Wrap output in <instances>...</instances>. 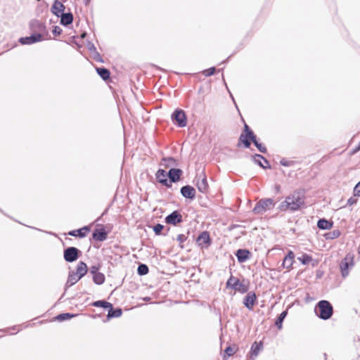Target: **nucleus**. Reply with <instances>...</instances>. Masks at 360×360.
I'll return each mask as SVG.
<instances>
[{
  "mask_svg": "<svg viewBox=\"0 0 360 360\" xmlns=\"http://www.w3.org/2000/svg\"><path fill=\"white\" fill-rule=\"evenodd\" d=\"M304 206V195L300 191H295L290 195L285 198L278 207L281 211L290 210V211L299 210Z\"/></svg>",
  "mask_w": 360,
  "mask_h": 360,
  "instance_id": "obj_1",
  "label": "nucleus"
},
{
  "mask_svg": "<svg viewBox=\"0 0 360 360\" xmlns=\"http://www.w3.org/2000/svg\"><path fill=\"white\" fill-rule=\"evenodd\" d=\"M316 315L322 320H328L333 314V307L328 300H321L315 306Z\"/></svg>",
  "mask_w": 360,
  "mask_h": 360,
  "instance_id": "obj_2",
  "label": "nucleus"
},
{
  "mask_svg": "<svg viewBox=\"0 0 360 360\" xmlns=\"http://www.w3.org/2000/svg\"><path fill=\"white\" fill-rule=\"evenodd\" d=\"M256 136H257L250 127L247 124H245L243 131L239 136L237 146L240 147V146L243 145L244 148H249L251 146V143H252Z\"/></svg>",
  "mask_w": 360,
  "mask_h": 360,
  "instance_id": "obj_3",
  "label": "nucleus"
},
{
  "mask_svg": "<svg viewBox=\"0 0 360 360\" xmlns=\"http://www.w3.org/2000/svg\"><path fill=\"white\" fill-rule=\"evenodd\" d=\"M275 202L271 198H262L259 200L255 205L252 212L255 214H262L266 210L274 208Z\"/></svg>",
  "mask_w": 360,
  "mask_h": 360,
  "instance_id": "obj_4",
  "label": "nucleus"
},
{
  "mask_svg": "<svg viewBox=\"0 0 360 360\" xmlns=\"http://www.w3.org/2000/svg\"><path fill=\"white\" fill-rule=\"evenodd\" d=\"M226 288H231L241 293H245L248 291V286L242 283L238 278L233 276H231L228 279Z\"/></svg>",
  "mask_w": 360,
  "mask_h": 360,
  "instance_id": "obj_5",
  "label": "nucleus"
},
{
  "mask_svg": "<svg viewBox=\"0 0 360 360\" xmlns=\"http://www.w3.org/2000/svg\"><path fill=\"white\" fill-rule=\"evenodd\" d=\"M82 255V252L75 247H68L64 249L63 257L65 262L72 263L77 260Z\"/></svg>",
  "mask_w": 360,
  "mask_h": 360,
  "instance_id": "obj_6",
  "label": "nucleus"
},
{
  "mask_svg": "<svg viewBox=\"0 0 360 360\" xmlns=\"http://www.w3.org/2000/svg\"><path fill=\"white\" fill-rule=\"evenodd\" d=\"M172 121L179 127H184L187 124V117L185 112L181 109H176L172 114Z\"/></svg>",
  "mask_w": 360,
  "mask_h": 360,
  "instance_id": "obj_7",
  "label": "nucleus"
},
{
  "mask_svg": "<svg viewBox=\"0 0 360 360\" xmlns=\"http://www.w3.org/2000/svg\"><path fill=\"white\" fill-rule=\"evenodd\" d=\"M30 28L33 33H40L41 35H48V31L44 22L37 20H32L30 22Z\"/></svg>",
  "mask_w": 360,
  "mask_h": 360,
  "instance_id": "obj_8",
  "label": "nucleus"
},
{
  "mask_svg": "<svg viewBox=\"0 0 360 360\" xmlns=\"http://www.w3.org/2000/svg\"><path fill=\"white\" fill-rule=\"evenodd\" d=\"M43 40L41 34L32 33L30 36L23 37L19 39V42L22 45H30Z\"/></svg>",
  "mask_w": 360,
  "mask_h": 360,
  "instance_id": "obj_9",
  "label": "nucleus"
},
{
  "mask_svg": "<svg viewBox=\"0 0 360 360\" xmlns=\"http://www.w3.org/2000/svg\"><path fill=\"white\" fill-rule=\"evenodd\" d=\"M165 221L167 224L175 226L183 221V217L179 210H174L165 217Z\"/></svg>",
  "mask_w": 360,
  "mask_h": 360,
  "instance_id": "obj_10",
  "label": "nucleus"
},
{
  "mask_svg": "<svg viewBox=\"0 0 360 360\" xmlns=\"http://www.w3.org/2000/svg\"><path fill=\"white\" fill-rule=\"evenodd\" d=\"M243 302L248 309L252 310L257 302V295L255 292L253 291L247 292V295L243 298Z\"/></svg>",
  "mask_w": 360,
  "mask_h": 360,
  "instance_id": "obj_11",
  "label": "nucleus"
},
{
  "mask_svg": "<svg viewBox=\"0 0 360 360\" xmlns=\"http://www.w3.org/2000/svg\"><path fill=\"white\" fill-rule=\"evenodd\" d=\"M167 173L163 169H159L155 173V178L160 184L167 188H172V185L167 179Z\"/></svg>",
  "mask_w": 360,
  "mask_h": 360,
  "instance_id": "obj_12",
  "label": "nucleus"
},
{
  "mask_svg": "<svg viewBox=\"0 0 360 360\" xmlns=\"http://www.w3.org/2000/svg\"><path fill=\"white\" fill-rule=\"evenodd\" d=\"M183 174V171L179 168H171L167 172V176L169 181L172 184V183H176L180 181L181 177Z\"/></svg>",
  "mask_w": 360,
  "mask_h": 360,
  "instance_id": "obj_13",
  "label": "nucleus"
},
{
  "mask_svg": "<svg viewBox=\"0 0 360 360\" xmlns=\"http://www.w3.org/2000/svg\"><path fill=\"white\" fill-rule=\"evenodd\" d=\"M354 265L353 259L345 257L343 259L340 264V267L342 277L345 278L349 274V269Z\"/></svg>",
  "mask_w": 360,
  "mask_h": 360,
  "instance_id": "obj_14",
  "label": "nucleus"
},
{
  "mask_svg": "<svg viewBox=\"0 0 360 360\" xmlns=\"http://www.w3.org/2000/svg\"><path fill=\"white\" fill-rule=\"evenodd\" d=\"M252 159L253 162L260 167L264 169H271V165L263 155L260 154H255L252 155Z\"/></svg>",
  "mask_w": 360,
  "mask_h": 360,
  "instance_id": "obj_15",
  "label": "nucleus"
},
{
  "mask_svg": "<svg viewBox=\"0 0 360 360\" xmlns=\"http://www.w3.org/2000/svg\"><path fill=\"white\" fill-rule=\"evenodd\" d=\"M235 255L239 263H244L251 257L252 253L248 249H238Z\"/></svg>",
  "mask_w": 360,
  "mask_h": 360,
  "instance_id": "obj_16",
  "label": "nucleus"
},
{
  "mask_svg": "<svg viewBox=\"0 0 360 360\" xmlns=\"http://www.w3.org/2000/svg\"><path fill=\"white\" fill-rule=\"evenodd\" d=\"M180 192L185 198L193 200L195 198V189L190 185L182 186Z\"/></svg>",
  "mask_w": 360,
  "mask_h": 360,
  "instance_id": "obj_17",
  "label": "nucleus"
},
{
  "mask_svg": "<svg viewBox=\"0 0 360 360\" xmlns=\"http://www.w3.org/2000/svg\"><path fill=\"white\" fill-rule=\"evenodd\" d=\"M198 245L202 248H207L211 244V239L207 231H202L197 238Z\"/></svg>",
  "mask_w": 360,
  "mask_h": 360,
  "instance_id": "obj_18",
  "label": "nucleus"
},
{
  "mask_svg": "<svg viewBox=\"0 0 360 360\" xmlns=\"http://www.w3.org/2000/svg\"><path fill=\"white\" fill-rule=\"evenodd\" d=\"M65 8V6L63 5L62 2L58 0H55L51 8V13L57 17H59L63 14Z\"/></svg>",
  "mask_w": 360,
  "mask_h": 360,
  "instance_id": "obj_19",
  "label": "nucleus"
},
{
  "mask_svg": "<svg viewBox=\"0 0 360 360\" xmlns=\"http://www.w3.org/2000/svg\"><path fill=\"white\" fill-rule=\"evenodd\" d=\"M92 237L95 240L102 242L106 240L108 237V232L103 227L96 229L94 231Z\"/></svg>",
  "mask_w": 360,
  "mask_h": 360,
  "instance_id": "obj_20",
  "label": "nucleus"
},
{
  "mask_svg": "<svg viewBox=\"0 0 360 360\" xmlns=\"http://www.w3.org/2000/svg\"><path fill=\"white\" fill-rule=\"evenodd\" d=\"M87 49L91 54L94 60L101 63H104L103 59L102 58L101 54L97 51L96 48L93 43L89 42L87 44Z\"/></svg>",
  "mask_w": 360,
  "mask_h": 360,
  "instance_id": "obj_21",
  "label": "nucleus"
},
{
  "mask_svg": "<svg viewBox=\"0 0 360 360\" xmlns=\"http://www.w3.org/2000/svg\"><path fill=\"white\" fill-rule=\"evenodd\" d=\"M90 231V228L85 226L81 229L72 230L68 232V235L74 237H79L80 238H84L87 233Z\"/></svg>",
  "mask_w": 360,
  "mask_h": 360,
  "instance_id": "obj_22",
  "label": "nucleus"
},
{
  "mask_svg": "<svg viewBox=\"0 0 360 360\" xmlns=\"http://www.w3.org/2000/svg\"><path fill=\"white\" fill-rule=\"evenodd\" d=\"M59 17L60 18V25L65 27H68V25H71L74 19L73 15L71 12H63V14H61V15H60Z\"/></svg>",
  "mask_w": 360,
  "mask_h": 360,
  "instance_id": "obj_23",
  "label": "nucleus"
},
{
  "mask_svg": "<svg viewBox=\"0 0 360 360\" xmlns=\"http://www.w3.org/2000/svg\"><path fill=\"white\" fill-rule=\"evenodd\" d=\"M196 186L200 193H206L207 192L209 186H208L207 177L205 175H204L202 179H197Z\"/></svg>",
  "mask_w": 360,
  "mask_h": 360,
  "instance_id": "obj_24",
  "label": "nucleus"
},
{
  "mask_svg": "<svg viewBox=\"0 0 360 360\" xmlns=\"http://www.w3.org/2000/svg\"><path fill=\"white\" fill-rule=\"evenodd\" d=\"M88 271L87 265L85 262L80 261L77 266L76 271L75 272L79 276V278H82L84 276Z\"/></svg>",
  "mask_w": 360,
  "mask_h": 360,
  "instance_id": "obj_25",
  "label": "nucleus"
},
{
  "mask_svg": "<svg viewBox=\"0 0 360 360\" xmlns=\"http://www.w3.org/2000/svg\"><path fill=\"white\" fill-rule=\"evenodd\" d=\"M333 223L325 218L318 220L317 227L321 230H328L332 228Z\"/></svg>",
  "mask_w": 360,
  "mask_h": 360,
  "instance_id": "obj_26",
  "label": "nucleus"
},
{
  "mask_svg": "<svg viewBox=\"0 0 360 360\" xmlns=\"http://www.w3.org/2000/svg\"><path fill=\"white\" fill-rule=\"evenodd\" d=\"M108 319L117 318L120 317L122 314V310L120 307L114 308L112 304V307H108Z\"/></svg>",
  "mask_w": 360,
  "mask_h": 360,
  "instance_id": "obj_27",
  "label": "nucleus"
},
{
  "mask_svg": "<svg viewBox=\"0 0 360 360\" xmlns=\"http://www.w3.org/2000/svg\"><path fill=\"white\" fill-rule=\"evenodd\" d=\"M81 278H79V276L75 271H70L67 283L65 284L66 288L70 287L75 285L77 281H79Z\"/></svg>",
  "mask_w": 360,
  "mask_h": 360,
  "instance_id": "obj_28",
  "label": "nucleus"
},
{
  "mask_svg": "<svg viewBox=\"0 0 360 360\" xmlns=\"http://www.w3.org/2000/svg\"><path fill=\"white\" fill-rule=\"evenodd\" d=\"M96 70L98 75L104 80L106 81L110 79V72L108 69L104 67L96 68Z\"/></svg>",
  "mask_w": 360,
  "mask_h": 360,
  "instance_id": "obj_29",
  "label": "nucleus"
},
{
  "mask_svg": "<svg viewBox=\"0 0 360 360\" xmlns=\"http://www.w3.org/2000/svg\"><path fill=\"white\" fill-rule=\"evenodd\" d=\"M162 165L166 168H169V167L172 166H176L178 164L177 160L172 157L163 158L162 159Z\"/></svg>",
  "mask_w": 360,
  "mask_h": 360,
  "instance_id": "obj_30",
  "label": "nucleus"
},
{
  "mask_svg": "<svg viewBox=\"0 0 360 360\" xmlns=\"http://www.w3.org/2000/svg\"><path fill=\"white\" fill-rule=\"evenodd\" d=\"M263 345L260 342H255L250 349V356L251 357L257 356L259 354V352L262 349Z\"/></svg>",
  "mask_w": 360,
  "mask_h": 360,
  "instance_id": "obj_31",
  "label": "nucleus"
},
{
  "mask_svg": "<svg viewBox=\"0 0 360 360\" xmlns=\"http://www.w3.org/2000/svg\"><path fill=\"white\" fill-rule=\"evenodd\" d=\"M287 314H288V311L285 310V311H282L279 314V316L277 317V319L275 321V325L278 328V329L281 330L282 328L283 322L285 318L286 317Z\"/></svg>",
  "mask_w": 360,
  "mask_h": 360,
  "instance_id": "obj_32",
  "label": "nucleus"
},
{
  "mask_svg": "<svg viewBox=\"0 0 360 360\" xmlns=\"http://www.w3.org/2000/svg\"><path fill=\"white\" fill-rule=\"evenodd\" d=\"M77 314H71V313H61L58 315H57L55 318L56 320L58 321H64L69 320L75 316H76Z\"/></svg>",
  "mask_w": 360,
  "mask_h": 360,
  "instance_id": "obj_33",
  "label": "nucleus"
},
{
  "mask_svg": "<svg viewBox=\"0 0 360 360\" xmlns=\"http://www.w3.org/2000/svg\"><path fill=\"white\" fill-rule=\"evenodd\" d=\"M92 279L95 284L101 285L105 282V277L103 273L99 272L98 274L94 275Z\"/></svg>",
  "mask_w": 360,
  "mask_h": 360,
  "instance_id": "obj_34",
  "label": "nucleus"
},
{
  "mask_svg": "<svg viewBox=\"0 0 360 360\" xmlns=\"http://www.w3.org/2000/svg\"><path fill=\"white\" fill-rule=\"evenodd\" d=\"M92 306L96 307H102L103 309H108V307H112V304L105 300H98L92 302Z\"/></svg>",
  "mask_w": 360,
  "mask_h": 360,
  "instance_id": "obj_35",
  "label": "nucleus"
},
{
  "mask_svg": "<svg viewBox=\"0 0 360 360\" xmlns=\"http://www.w3.org/2000/svg\"><path fill=\"white\" fill-rule=\"evenodd\" d=\"M341 233L340 230L335 229L333 231L328 232L325 234V238L326 240H333L338 238L340 236Z\"/></svg>",
  "mask_w": 360,
  "mask_h": 360,
  "instance_id": "obj_36",
  "label": "nucleus"
},
{
  "mask_svg": "<svg viewBox=\"0 0 360 360\" xmlns=\"http://www.w3.org/2000/svg\"><path fill=\"white\" fill-rule=\"evenodd\" d=\"M149 271L148 266L145 264H139L137 268V274L139 276H145Z\"/></svg>",
  "mask_w": 360,
  "mask_h": 360,
  "instance_id": "obj_37",
  "label": "nucleus"
},
{
  "mask_svg": "<svg viewBox=\"0 0 360 360\" xmlns=\"http://www.w3.org/2000/svg\"><path fill=\"white\" fill-rule=\"evenodd\" d=\"M298 259L302 264L307 265L312 261V257L307 253H304L300 257H298Z\"/></svg>",
  "mask_w": 360,
  "mask_h": 360,
  "instance_id": "obj_38",
  "label": "nucleus"
},
{
  "mask_svg": "<svg viewBox=\"0 0 360 360\" xmlns=\"http://www.w3.org/2000/svg\"><path fill=\"white\" fill-rule=\"evenodd\" d=\"M252 143L259 152H261L262 153H266V151H267L266 148L263 144H262L261 143H259L258 141L257 136L253 140Z\"/></svg>",
  "mask_w": 360,
  "mask_h": 360,
  "instance_id": "obj_39",
  "label": "nucleus"
},
{
  "mask_svg": "<svg viewBox=\"0 0 360 360\" xmlns=\"http://www.w3.org/2000/svg\"><path fill=\"white\" fill-rule=\"evenodd\" d=\"M294 262V259H290L284 257V259L283 261V266L287 269H290L292 266Z\"/></svg>",
  "mask_w": 360,
  "mask_h": 360,
  "instance_id": "obj_40",
  "label": "nucleus"
},
{
  "mask_svg": "<svg viewBox=\"0 0 360 360\" xmlns=\"http://www.w3.org/2000/svg\"><path fill=\"white\" fill-rule=\"evenodd\" d=\"M216 72V68L214 67L210 68L207 70L202 71V75L205 77H210L213 75Z\"/></svg>",
  "mask_w": 360,
  "mask_h": 360,
  "instance_id": "obj_41",
  "label": "nucleus"
},
{
  "mask_svg": "<svg viewBox=\"0 0 360 360\" xmlns=\"http://www.w3.org/2000/svg\"><path fill=\"white\" fill-rule=\"evenodd\" d=\"M164 226L160 224H157L153 226V231L156 235H160L162 230L164 229Z\"/></svg>",
  "mask_w": 360,
  "mask_h": 360,
  "instance_id": "obj_42",
  "label": "nucleus"
},
{
  "mask_svg": "<svg viewBox=\"0 0 360 360\" xmlns=\"http://www.w3.org/2000/svg\"><path fill=\"white\" fill-rule=\"evenodd\" d=\"M235 351L233 347L231 346H228L224 350V357L226 356L228 357L231 356L234 354Z\"/></svg>",
  "mask_w": 360,
  "mask_h": 360,
  "instance_id": "obj_43",
  "label": "nucleus"
},
{
  "mask_svg": "<svg viewBox=\"0 0 360 360\" xmlns=\"http://www.w3.org/2000/svg\"><path fill=\"white\" fill-rule=\"evenodd\" d=\"M99 269H100V266L99 265H93L90 267L89 269V272L90 274H92V276L96 274H98L100 271H99Z\"/></svg>",
  "mask_w": 360,
  "mask_h": 360,
  "instance_id": "obj_44",
  "label": "nucleus"
},
{
  "mask_svg": "<svg viewBox=\"0 0 360 360\" xmlns=\"http://www.w3.org/2000/svg\"><path fill=\"white\" fill-rule=\"evenodd\" d=\"M353 193L354 196L360 197V181L355 185Z\"/></svg>",
  "mask_w": 360,
  "mask_h": 360,
  "instance_id": "obj_45",
  "label": "nucleus"
},
{
  "mask_svg": "<svg viewBox=\"0 0 360 360\" xmlns=\"http://www.w3.org/2000/svg\"><path fill=\"white\" fill-rule=\"evenodd\" d=\"M63 30L59 26H54L52 30V33L55 36H58L62 33Z\"/></svg>",
  "mask_w": 360,
  "mask_h": 360,
  "instance_id": "obj_46",
  "label": "nucleus"
},
{
  "mask_svg": "<svg viewBox=\"0 0 360 360\" xmlns=\"http://www.w3.org/2000/svg\"><path fill=\"white\" fill-rule=\"evenodd\" d=\"M280 164L284 167H290L292 165V161L287 160L283 158L282 160H281Z\"/></svg>",
  "mask_w": 360,
  "mask_h": 360,
  "instance_id": "obj_47",
  "label": "nucleus"
},
{
  "mask_svg": "<svg viewBox=\"0 0 360 360\" xmlns=\"http://www.w3.org/2000/svg\"><path fill=\"white\" fill-rule=\"evenodd\" d=\"M187 239V237L184 234H179L177 236L176 240L179 242V243H183Z\"/></svg>",
  "mask_w": 360,
  "mask_h": 360,
  "instance_id": "obj_48",
  "label": "nucleus"
},
{
  "mask_svg": "<svg viewBox=\"0 0 360 360\" xmlns=\"http://www.w3.org/2000/svg\"><path fill=\"white\" fill-rule=\"evenodd\" d=\"M357 203V199L356 198H354L353 197H351L349 198L348 200H347V205H355Z\"/></svg>",
  "mask_w": 360,
  "mask_h": 360,
  "instance_id": "obj_49",
  "label": "nucleus"
},
{
  "mask_svg": "<svg viewBox=\"0 0 360 360\" xmlns=\"http://www.w3.org/2000/svg\"><path fill=\"white\" fill-rule=\"evenodd\" d=\"M285 258H288V259H294V258H295L294 252L292 250H289L288 252V254L285 255Z\"/></svg>",
  "mask_w": 360,
  "mask_h": 360,
  "instance_id": "obj_50",
  "label": "nucleus"
},
{
  "mask_svg": "<svg viewBox=\"0 0 360 360\" xmlns=\"http://www.w3.org/2000/svg\"><path fill=\"white\" fill-rule=\"evenodd\" d=\"M360 150V145L358 144L353 150L352 153L355 154Z\"/></svg>",
  "mask_w": 360,
  "mask_h": 360,
  "instance_id": "obj_51",
  "label": "nucleus"
},
{
  "mask_svg": "<svg viewBox=\"0 0 360 360\" xmlns=\"http://www.w3.org/2000/svg\"><path fill=\"white\" fill-rule=\"evenodd\" d=\"M150 300V297H146L143 298V300H145V301H149Z\"/></svg>",
  "mask_w": 360,
  "mask_h": 360,
  "instance_id": "obj_52",
  "label": "nucleus"
},
{
  "mask_svg": "<svg viewBox=\"0 0 360 360\" xmlns=\"http://www.w3.org/2000/svg\"><path fill=\"white\" fill-rule=\"evenodd\" d=\"M90 2V0H84V3L86 5H88Z\"/></svg>",
  "mask_w": 360,
  "mask_h": 360,
  "instance_id": "obj_53",
  "label": "nucleus"
},
{
  "mask_svg": "<svg viewBox=\"0 0 360 360\" xmlns=\"http://www.w3.org/2000/svg\"><path fill=\"white\" fill-rule=\"evenodd\" d=\"M358 252H359V254L360 255V244H359V248H358Z\"/></svg>",
  "mask_w": 360,
  "mask_h": 360,
  "instance_id": "obj_54",
  "label": "nucleus"
},
{
  "mask_svg": "<svg viewBox=\"0 0 360 360\" xmlns=\"http://www.w3.org/2000/svg\"><path fill=\"white\" fill-rule=\"evenodd\" d=\"M16 327H17V326H15L12 327V328H11V329H12V330H15Z\"/></svg>",
  "mask_w": 360,
  "mask_h": 360,
  "instance_id": "obj_55",
  "label": "nucleus"
}]
</instances>
